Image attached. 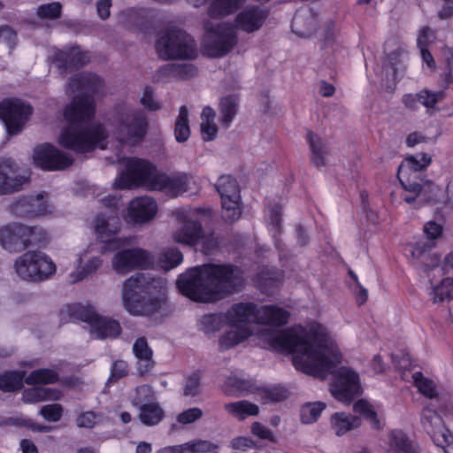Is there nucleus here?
<instances>
[{
	"label": "nucleus",
	"mask_w": 453,
	"mask_h": 453,
	"mask_svg": "<svg viewBox=\"0 0 453 453\" xmlns=\"http://www.w3.org/2000/svg\"><path fill=\"white\" fill-rule=\"evenodd\" d=\"M188 176L187 174H179L176 176L167 177L165 192L178 196L188 191Z\"/></svg>",
	"instance_id": "obj_51"
},
{
	"label": "nucleus",
	"mask_w": 453,
	"mask_h": 453,
	"mask_svg": "<svg viewBox=\"0 0 453 453\" xmlns=\"http://www.w3.org/2000/svg\"><path fill=\"white\" fill-rule=\"evenodd\" d=\"M266 15V12L264 10L257 6H252L237 15L236 25L247 33H253L263 26Z\"/></svg>",
	"instance_id": "obj_29"
},
{
	"label": "nucleus",
	"mask_w": 453,
	"mask_h": 453,
	"mask_svg": "<svg viewBox=\"0 0 453 453\" xmlns=\"http://www.w3.org/2000/svg\"><path fill=\"white\" fill-rule=\"evenodd\" d=\"M128 374V365L124 360H116L112 363L111 367V375L108 382L116 383L122 378Z\"/></svg>",
	"instance_id": "obj_61"
},
{
	"label": "nucleus",
	"mask_w": 453,
	"mask_h": 453,
	"mask_svg": "<svg viewBox=\"0 0 453 453\" xmlns=\"http://www.w3.org/2000/svg\"><path fill=\"white\" fill-rule=\"evenodd\" d=\"M306 137L311 150V163L318 168L324 166L326 153L324 142L312 131H309Z\"/></svg>",
	"instance_id": "obj_40"
},
{
	"label": "nucleus",
	"mask_w": 453,
	"mask_h": 453,
	"mask_svg": "<svg viewBox=\"0 0 453 453\" xmlns=\"http://www.w3.org/2000/svg\"><path fill=\"white\" fill-rule=\"evenodd\" d=\"M12 213L19 218L34 219L47 213V204L42 201V196H28L19 197L11 205Z\"/></svg>",
	"instance_id": "obj_22"
},
{
	"label": "nucleus",
	"mask_w": 453,
	"mask_h": 453,
	"mask_svg": "<svg viewBox=\"0 0 453 453\" xmlns=\"http://www.w3.org/2000/svg\"><path fill=\"white\" fill-rule=\"evenodd\" d=\"M33 158L35 166L48 172L65 170L74 162L72 156L48 142L35 148Z\"/></svg>",
	"instance_id": "obj_15"
},
{
	"label": "nucleus",
	"mask_w": 453,
	"mask_h": 453,
	"mask_svg": "<svg viewBox=\"0 0 453 453\" xmlns=\"http://www.w3.org/2000/svg\"><path fill=\"white\" fill-rule=\"evenodd\" d=\"M224 390L228 395L248 393L252 390V383L248 380L241 379L236 376H229L225 382Z\"/></svg>",
	"instance_id": "obj_49"
},
{
	"label": "nucleus",
	"mask_w": 453,
	"mask_h": 453,
	"mask_svg": "<svg viewBox=\"0 0 453 453\" xmlns=\"http://www.w3.org/2000/svg\"><path fill=\"white\" fill-rule=\"evenodd\" d=\"M222 203V218L226 222L237 220L241 211V190L235 178L231 175H221L215 185Z\"/></svg>",
	"instance_id": "obj_11"
},
{
	"label": "nucleus",
	"mask_w": 453,
	"mask_h": 453,
	"mask_svg": "<svg viewBox=\"0 0 453 453\" xmlns=\"http://www.w3.org/2000/svg\"><path fill=\"white\" fill-rule=\"evenodd\" d=\"M198 69L193 64H166L157 72L158 81L165 82L173 81H188L195 77Z\"/></svg>",
	"instance_id": "obj_25"
},
{
	"label": "nucleus",
	"mask_w": 453,
	"mask_h": 453,
	"mask_svg": "<svg viewBox=\"0 0 453 453\" xmlns=\"http://www.w3.org/2000/svg\"><path fill=\"white\" fill-rule=\"evenodd\" d=\"M122 299L130 314L150 317L166 311L167 288L161 278L138 273L124 281Z\"/></svg>",
	"instance_id": "obj_3"
},
{
	"label": "nucleus",
	"mask_w": 453,
	"mask_h": 453,
	"mask_svg": "<svg viewBox=\"0 0 453 453\" xmlns=\"http://www.w3.org/2000/svg\"><path fill=\"white\" fill-rule=\"evenodd\" d=\"M431 157L424 152L416 153L406 157L399 165L397 172L406 174L421 176V172L431 164Z\"/></svg>",
	"instance_id": "obj_31"
},
{
	"label": "nucleus",
	"mask_w": 453,
	"mask_h": 453,
	"mask_svg": "<svg viewBox=\"0 0 453 453\" xmlns=\"http://www.w3.org/2000/svg\"><path fill=\"white\" fill-rule=\"evenodd\" d=\"M62 13V4L59 2L41 4L38 6L36 14L42 19H57Z\"/></svg>",
	"instance_id": "obj_56"
},
{
	"label": "nucleus",
	"mask_w": 453,
	"mask_h": 453,
	"mask_svg": "<svg viewBox=\"0 0 453 453\" xmlns=\"http://www.w3.org/2000/svg\"><path fill=\"white\" fill-rule=\"evenodd\" d=\"M89 52L81 50L79 46L57 55L58 67L65 71L79 70L89 62Z\"/></svg>",
	"instance_id": "obj_28"
},
{
	"label": "nucleus",
	"mask_w": 453,
	"mask_h": 453,
	"mask_svg": "<svg viewBox=\"0 0 453 453\" xmlns=\"http://www.w3.org/2000/svg\"><path fill=\"white\" fill-rule=\"evenodd\" d=\"M436 242L418 240L408 242L403 247L404 255L411 259L414 266L428 273L441 264V255L433 252Z\"/></svg>",
	"instance_id": "obj_14"
},
{
	"label": "nucleus",
	"mask_w": 453,
	"mask_h": 453,
	"mask_svg": "<svg viewBox=\"0 0 453 453\" xmlns=\"http://www.w3.org/2000/svg\"><path fill=\"white\" fill-rule=\"evenodd\" d=\"M133 352L137 359H150L153 357V350L149 347L145 337H139L135 340Z\"/></svg>",
	"instance_id": "obj_60"
},
{
	"label": "nucleus",
	"mask_w": 453,
	"mask_h": 453,
	"mask_svg": "<svg viewBox=\"0 0 453 453\" xmlns=\"http://www.w3.org/2000/svg\"><path fill=\"white\" fill-rule=\"evenodd\" d=\"M202 416L203 411L200 408L192 407L179 413L176 417V420L181 425H188L201 418Z\"/></svg>",
	"instance_id": "obj_64"
},
{
	"label": "nucleus",
	"mask_w": 453,
	"mask_h": 453,
	"mask_svg": "<svg viewBox=\"0 0 453 453\" xmlns=\"http://www.w3.org/2000/svg\"><path fill=\"white\" fill-rule=\"evenodd\" d=\"M193 42L187 32L173 28L157 40L155 48L163 59H188L196 56Z\"/></svg>",
	"instance_id": "obj_7"
},
{
	"label": "nucleus",
	"mask_w": 453,
	"mask_h": 453,
	"mask_svg": "<svg viewBox=\"0 0 453 453\" xmlns=\"http://www.w3.org/2000/svg\"><path fill=\"white\" fill-rule=\"evenodd\" d=\"M421 424L436 446L442 448L445 453H453V435L436 411L425 407L421 413Z\"/></svg>",
	"instance_id": "obj_12"
},
{
	"label": "nucleus",
	"mask_w": 453,
	"mask_h": 453,
	"mask_svg": "<svg viewBox=\"0 0 453 453\" xmlns=\"http://www.w3.org/2000/svg\"><path fill=\"white\" fill-rule=\"evenodd\" d=\"M267 340L274 350L293 355L297 371L314 378L326 379L342 362V354L329 346L326 330L318 323L308 330L300 326L270 333Z\"/></svg>",
	"instance_id": "obj_1"
},
{
	"label": "nucleus",
	"mask_w": 453,
	"mask_h": 453,
	"mask_svg": "<svg viewBox=\"0 0 453 453\" xmlns=\"http://www.w3.org/2000/svg\"><path fill=\"white\" fill-rule=\"evenodd\" d=\"M150 265V254L141 248L118 251L112 258V266L119 273H127L134 269H145Z\"/></svg>",
	"instance_id": "obj_20"
},
{
	"label": "nucleus",
	"mask_w": 453,
	"mask_h": 453,
	"mask_svg": "<svg viewBox=\"0 0 453 453\" xmlns=\"http://www.w3.org/2000/svg\"><path fill=\"white\" fill-rule=\"evenodd\" d=\"M390 445L393 453H419L409 437L402 431H393L390 434Z\"/></svg>",
	"instance_id": "obj_43"
},
{
	"label": "nucleus",
	"mask_w": 453,
	"mask_h": 453,
	"mask_svg": "<svg viewBox=\"0 0 453 453\" xmlns=\"http://www.w3.org/2000/svg\"><path fill=\"white\" fill-rule=\"evenodd\" d=\"M204 238V230L199 220L184 219L181 226L175 232L176 242L196 246Z\"/></svg>",
	"instance_id": "obj_27"
},
{
	"label": "nucleus",
	"mask_w": 453,
	"mask_h": 453,
	"mask_svg": "<svg viewBox=\"0 0 453 453\" xmlns=\"http://www.w3.org/2000/svg\"><path fill=\"white\" fill-rule=\"evenodd\" d=\"M202 376L203 372L200 370H196L185 377L183 385L184 396L193 397L200 393Z\"/></svg>",
	"instance_id": "obj_52"
},
{
	"label": "nucleus",
	"mask_w": 453,
	"mask_h": 453,
	"mask_svg": "<svg viewBox=\"0 0 453 453\" xmlns=\"http://www.w3.org/2000/svg\"><path fill=\"white\" fill-rule=\"evenodd\" d=\"M96 111L94 96L88 93H80L65 107L63 117L67 125L85 126L95 118Z\"/></svg>",
	"instance_id": "obj_16"
},
{
	"label": "nucleus",
	"mask_w": 453,
	"mask_h": 453,
	"mask_svg": "<svg viewBox=\"0 0 453 453\" xmlns=\"http://www.w3.org/2000/svg\"><path fill=\"white\" fill-rule=\"evenodd\" d=\"M27 181V178L16 174L12 159L0 158V195L19 191Z\"/></svg>",
	"instance_id": "obj_24"
},
{
	"label": "nucleus",
	"mask_w": 453,
	"mask_h": 453,
	"mask_svg": "<svg viewBox=\"0 0 453 453\" xmlns=\"http://www.w3.org/2000/svg\"><path fill=\"white\" fill-rule=\"evenodd\" d=\"M354 412L363 417L373 429H380V422L373 407L365 399H359L353 405Z\"/></svg>",
	"instance_id": "obj_45"
},
{
	"label": "nucleus",
	"mask_w": 453,
	"mask_h": 453,
	"mask_svg": "<svg viewBox=\"0 0 453 453\" xmlns=\"http://www.w3.org/2000/svg\"><path fill=\"white\" fill-rule=\"evenodd\" d=\"M91 327L100 339L117 338L121 333V326L117 320L99 315Z\"/></svg>",
	"instance_id": "obj_33"
},
{
	"label": "nucleus",
	"mask_w": 453,
	"mask_h": 453,
	"mask_svg": "<svg viewBox=\"0 0 453 453\" xmlns=\"http://www.w3.org/2000/svg\"><path fill=\"white\" fill-rule=\"evenodd\" d=\"M361 418L346 412H335L330 418V426L337 436H342L348 432L361 426Z\"/></svg>",
	"instance_id": "obj_30"
},
{
	"label": "nucleus",
	"mask_w": 453,
	"mask_h": 453,
	"mask_svg": "<svg viewBox=\"0 0 453 453\" xmlns=\"http://www.w3.org/2000/svg\"><path fill=\"white\" fill-rule=\"evenodd\" d=\"M281 214L282 208L280 204L273 205L269 211L270 218V225L272 226L274 233L273 237L274 239V244L276 248L280 249V239L278 235H280L282 233V226H281Z\"/></svg>",
	"instance_id": "obj_54"
},
{
	"label": "nucleus",
	"mask_w": 453,
	"mask_h": 453,
	"mask_svg": "<svg viewBox=\"0 0 453 453\" xmlns=\"http://www.w3.org/2000/svg\"><path fill=\"white\" fill-rule=\"evenodd\" d=\"M326 404L322 402L305 403L302 406L300 418L303 424H311L316 422L325 410Z\"/></svg>",
	"instance_id": "obj_46"
},
{
	"label": "nucleus",
	"mask_w": 453,
	"mask_h": 453,
	"mask_svg": "<svg viewBox=\"0 0 453 453\" xmlns=\"http://www.w3.org/2000/svg\"><path fill=\"white\" fill-rule=\"evenodd\" d=\"M0 426L26 427L29 430L39 433H49L52 429L50 426L39 424L32 418H24L22 416L6 418L2 421Z\"/></svg>",
	"instance_id": "obj_42"
},
{
	"label": "nucleus",
	"mask_w": 453,
	"mask_h": 453,
	"mask_svg": "<svg viewBox=\"0 0 453 453\" xmlns=\"http://www.w3.org/2000/svg\"><path fill=\"white\" fill-rule=\"evenodd\" d=\"M157 212L156 201L149 196H138L132 199L127 206V217L130 222L143 224L154 219Z\"/></svg>",
	"instance_id": "obj_21"
},
{
	"label": "nucleus",
	"mask_w": 453,
	"mask_h": 453,
	"mask_svg": "<svg viewBox=\"0 0 453 453\" xmlns=\"http://www.w3.org/2000/svg\"><path fill=\"white\" fill-rule=\"evenodd\" d=\"M64 409L60 403L46 404L41 407L39 414L48 422H58L63 416Z\"/></svg>",
	"instance_id": "obj_58"
},
{
	"label": "nucleus",
	"mask_w": 453,
	"mask_h": 453,
	"mask_svg": "<svg viewBox=\"0 0 453 453\" xmlns=\"http://www.w3.org/2000/svg\"><path fill=\"white\" fill-rule=\"evenodd\" d=\"M70 84L78 90H84L83 93L92 95L99 91L104 85V81L92 73H83L74 75L70 79Z\"/></svg>",
	"instance_id": "obj_32"
},
{
	"label": "nucleus",
	"mask_w": 453,
	"mask_h": 453,
	"mask_svg": "<svg viewBox=\"0 0 453 453\" xmlns=\"http://www.w3.org/2000/svg\"><path fill=\"white\" fill-rule=\"evenodd\" d=\"M155 168V165L148 160L130 158L127 163L126 170L119 175L115 187L119 189H128L134 186L146 187Z\"/></svg>",
	"instance_id": "obj_17"
},
{
	"label": "nucleus",
	"mask_w": 453,
	"mask_h": 453,
	"mask_svg": "<svg viewBox=\"0 0 453 453\" xmlns=\"http://www.w3.org/2000/svg\"><path fill=\"white\" fill-rule=\"evenodd\" d=\"M360 389L358 373L345 366L337 370L330 386V391L334 397L347 404L352 403L355 397L360 394Z\"/></svg>",
	"instance_id": "obj_13"
},
{
	"label": "nucleus",
	"mask_w": 453,
	"mask_h": 453,
	"mask_svg": "<svg viewBox=\"0 0 453 453\" xmlns=\"http://www.w3.org/2000/svg\"><path fill=\"white\" fill-rule=\"evenodd\" d=\"M25 382V372L6 371L0 373V390L4 393H12L20 390Z\"/></svg>",
	"instance_id": "obj_36"
},
{
	"label": "nucleus",
	"mask_w": 453,
	"mask_h": 453,
	"mask_svg": "<svg viewBox=\"0 0 453 453\" xmlns=\"http://www.w3.org/2000/svg\"><path fill=\"white\" fill-rule=\"evenodd\" d=\"M107 138L106 128L101 124L67 125L60 132L58 143L66 150L84 154L94 151Z\"/></svg>",
	"instance_id": "obj_5"
},
{
	"label": "nucleus",
	"mask_w": 453,
	"mask_h": 453,
	"mask_svg": "<svg viewBox=\"0 0 453 453\" xmlns=\"http://www.w3.org/2000/svg\"><path fill=\"white\" fill-rule=\"evenodd\" d=\"M65 310L71 319L86 322L91 326L98 315L93 307L85 306L81 303L68 304Z\"/></svg>",
	"instance_id": "obj_41"
},
{
	"label": "nucleus",
	"mask_w": 453,
	"mask_h": 453,
	"mask_svg": "<svg viewBox=\"0 0 453 453\" xmlns=\"http://www.w3.org/2000/svg\"><path fill=\"white\" fill-rule=\"evenodd\" d=\"M288 311L276 304L257 305V320L255 325L283 326L288 323Z\"/></svg>",
	"instance_id": "obj_26"
},
{
	"label": "nucleus",
	"mask_w": 453,
	"mask_h": 453,
	"mask_svg": "<svg viewBox=\"0 0 453 453\" xmlns=\"http://www.w3.org/2000/svg\"><path fill=\"white\" fill-rule=\"evenodd\" d=\"M179 292L191 301L211 303L242 292L245 288L242 270L231 263H207L180 275Z\"/></svg>",
	"instance_id": "obj_2"
},
{
	"label": "nucleus",
	"mask_w": 453,
	"mask_h": 453,
	"mask_svg": "<svg viewBox=\"0 0 453 453\" xmlns=\"http://www.w3.org/2000/svg\"><path fill=\"white\" fill-rule=\"evenodd\" d=\"M225 320L222 313H208L204 314L199 320L200 329L205 334L215 333L223 326Z\"/></svg>",
	"instance_id": "obj_47"
},
{
	"label": "nucleus",
	"mask_w": 453,
	"mask_h": 453,
	"mask_svg": "<svg viewBox=\"0 0 453 453\" xmlns=\"http://www.w3.org/2000/svg\"><path fill=\"white\" fill-rule=\"evenodd\" d=\"M322 49L326 50L328 49L332 50L334 53V58H336V54H341L343 51V48L335 43L334 40V23L330 22L325 31H324V38L322 41Z\"/></svg>",
	"instance_id": "obj_57"
},
{
	"label": "nucleus",
	"mask_w": 453,
	"mask_h": 453,
	"mask_svg": "<svg viewBox=\"0 0 453 453\" xmlns=\"http://www.w3.org/2000/svg\"><path fill=\"white\" fill-rule=\"evenodd\" d=\"M120 227L121 220L119 215L100 212L95 218V232L106 250H117L124 245V241L117 236Z\"/></svg>",
	"instance_id": "obj_18"
},
{
	"label": "nucleus",
	"mask_w": 453,
	"mask_h": 453,
	"mask_svg": "<svg viewBox=\"0 0 453 453\" xmlns=\"http://www.w3.org/2000/svg\"><path fill=\"white\" fill-rule=\"evenodd\" d=\"M418 96H419V103L421 105H424L427 109H433L435 105L442 101L445 98V91H431L429 89H422L418 92Z\"/></svg>",
	"instance_id": "obj_55"
},
{
	"label": "nucleus",
	"mask_w": 453,
	"mask_h": 453,
	"mask_svg": "<svg viewBox=\"0 0 453 453\" xmlns=\"http://www.w3.org/2000/svg\"><path fill=\"white\" fill-rule=\"evenodd\" d=\"M226 324L234 330L226 332L219 338L222 349H229L247 340L252 334L250 326L257 320V304L253 302L233 303L224 313Z\"/></svg>",
	"instance_id": "obj_4"
},
{
	"label": "nucleus",
	"mask_w": 453,
	"mask_h": 453,
	"mask_svg": "<svg viewBox=\"0 0 453 453\" xmlns=\"http://www.w3.org/2000/svg\"><path fill=\"white\" fill-rule=\"evenodd\" d=\"M183 261V255L177 248L165 250L159 257V263L165 270H171L180 265Z\"/></svg>",
	"instance_id": "obj_50"
},
{
	"label": "nucleus",
	"mask_w": 453,
	"mask_h": 453,
	"mask_svg": "<svg viewBox=\"0 0 453 453\" xmlns=\"http://www.w3.org/2000/svg\"><path fill=\"white\" fill-rule=\"evenodd\" d=\"M32 113V106L19 98L7 97L0 102V119L10 136L18 135L23 131Z\"/></svg>",
	"instance_id": "obj_9"
},
{
	"label": "nucleus",
	"mask_w": 453,
	"mask_h": 453,
	"mask_svg": "<svg viewBox=\"0 0 453 453\" xmlns=\"http://www.w3.org/2000/svg\"><path fill=\"white\" fill-rule=\"evenodd\" d=\"M149 122L142 111H136L131 116V120L120 122V131L125 134L127 141L133 143L141 142L147 135Z\"/></svg>",
	"instance_id": "obj_23"
},
{
	"label": "nucleus",
	"mask_w": 453,
	"mask_h": 453,
	"mask_svg": "<svg viewBox=\"0 0 453 453\" xmlns=\"http://www.w3.org/2000/svg\"><path fill=\"white\" fill-rule=\"evenodd\" d=\"M103 260L100 257H93L88 260L85 265L77 271L73 282H77L87 278L88 275L96 273L102 265Z\"/></svg>",
	"instance_id": "obj_59"
},
{
	"label": "nucleus",
	"mask_w": 453,
	"mask_h": 453,
	"mask_svg": "<svg viewBox=\"0 0 453 453\" xmlns=\"http://www.w3.org/2000/svg\"><path fill=\"white\" fill-rule=\"evenodd\" d=\"M58 380L59 374L50 368L34 370L25 378V383L30 386L55 384Z\"/></svg>",
	"instance_id": "obj_39"
},
{
	"label": "nucleus",
	"mask_w": 453,
	"mask_h": 453,
	"mask_svg": "<svg viewBox=\"0 0 453 453\" xmlns=\"http://www.w3.org/2000/svg\"><path fill=\"white\" fill-rule=\"evenodd\" d=\"M397 179L403 188L402 199L408 204L414 203L418 198L421 202H436L439 188L431 180L415 174H406L397 172Z\"/></svg>",
	"instance_id": "obj_10"
},
{
	"label": "nucleus",
	"mask_w": 453,
	"mask_h": 453,
	"mask_svg": "<svg viewBox=\"0 0 453 453\" xmlns=\"http://www.w3.org/2000/svg\"><path fill=\"white\" fill-rule=\"evenodd\" d=\"M213 37L205 42L204 52L211 58H221L228 54L237 43L234 30L226 25H217L211 31Z\"/></svg>",
	"instance_id": "obj_19"
},
{
	"label": "nucleus",
	"mask_w": 453,
	"mask_h": 453,
	"mask_svg": "<svg viewBox=\"0 0 453 453\" xmlns=\"http://www.w3.org/2000/svg\"><path fill=\"white\" fill-rule=\"evenodd\" d=\"M240 0H209L208 15L212 19L223 18L234 13Z\"/></svg>",
	"instance_id": "obj_38"
},
{
	"label": "nucleus",
	"mask_w": 453,
	"mask_h": 453,
	"mask_svg": "<svg viewBox=\"0 0 453 453\" xmlns=\"http://www.w3.org/2000/svg\"><path fill=\"white\" fill-rule=\"evenodd\" d=\"M414 385L418 392L423 395L433 399L437 396L435 387L433 380L424 377L421 372H417L413 374Z\"/></svg>",
	"instance_id": "obj_53"
},
{
	"label": "nucleus",
	"mask_w": 453,
	"mask_h": 453,
	"mask_svg": "<svg viewBox=\"0 0 453 453\" xmlns=\"http://www.w3.org/2000/svg\"><path fill=\"white\" fill-rule=\"evenodd\" d=\"M139 410V419L147 426L159 424L165 415V411L157 402L143 403L140 406Z\"/></svg>",
	"instance_id": "obj_34"
},
{
	"label": "nucleus",
	"mask_w": 453,
	"mask_h": 453,
	"mask_svg": "<svg viewBox=\"0 0 453 453\" xmlns=\"http://www.w3.org/2000/svg\"><path fill=\"white\" fill-rule=\"evenodd\" d=\"M224 408L226 412L240 421L244 420L250 416H256L259 412L257 404L246 400L226 403Z\"/></svg>",
	"instance_id": "obj_37"
},
{
	"label": "nucleus",
	"mask_w": 453,
	"mask_h": 453,
	"mask_svg": "<svg viewBox=\"0 0 453 453\" xmlns=\"http://www.w3.org/2000/svg\"><path fill=\"white\" fill-rule=\"evenodd\" d=\"M17 274L29 281H42L56 272V265L41 251H27L15 262Z\"/></svg>",
	"instance_id": "obj_8"
},
{
	"label": "nucleus",
	"mask_w": 453,
	"mask_h": 453,
	"mask_svg": "<svg viewBox=\"0 0 453 453\" xmlns=\"http://www.w3.org/2000/svg\"><path fill=\"white\" fill-rule=\"evenodd\" d=\"M288 397V391L282 386H274L264 390V398L270 402L279 403Z\"/></svg>",
	"instance_id": "obj_62"
},
{
	"label": "nucleus",
	"mask_w": 453,
	"mask_h": 453,
	"mask_svg": "<svg viewBox=\"0 0 453 453\" xmlns=\"http://www.w3.org/2000/svg\"><path fill=\"white\" fill-rule=\"evenodd\" d=\"M188 453H205L218 449V446L207 440H194L187 442Z\"/></svg>",
	"instance_id": "obj_63"
},
{
	"label": "nucleus",
	"mask_w": 453,
	"mask_h": 453,
	"mask_svg": "<svg viewBox=\"0 0 453 453\" xmlns=\"http://www.w3.org/2000/svg\"><path fill=\"white\" fill-rule=\"evenodd\" d=\"M434 303L450 301L453 299V279L445 278L433 288Z\"/></svg>",
	"instance_id": "obj_48"
},
{
	"label": "nucleus",
	"mask_w": 453,
	"mask_h": 453,
	"mask_svg": "<svg viewBox=\"0 0 453 453\" xmlns=\"http://www.w3.org/2000/svg\"><path fill=\"white\" fill-rule=\"evenodd\" d=\"M174 136L175 140L180 143L188 141L190 136L188 111L185 105L180 108L174 125Z\"/></svg>",
	"instance_id": "obj_44"
},
{
	"label": "nucleus",
	"mask_w": 453,
	"mask_h": 453,
	"mask_svg": "<svg viewBox=\"0 0 453 453\" xmlns=\"http://www.w3.org/2000/svg\"><path fill=\"white\" fill-rule=\"evenodd\" d=\"M48 234L41 226L13 223L0 228V244L10 252H21L30 245L45 246Z\"/></svg>",
	"instance_id": "obj_6"
},
{
	"label": "nucleus",
	"mask_w": 453,
	"mask_h": 453,
	"mask_svg": "<svg viewBox=\"0 0 453 453\" xmlns=\"http://www.w3.org/2000/svg\"><path fill=\"white\" fill-rule=\"evenodd\" d=\"M238 97L235 95L223 96L219 100V111L221 115L220 123L223 127L228 128L238 111Z\"/></svg>",
	"instance_id": "obj_35"
}]
</instances>
